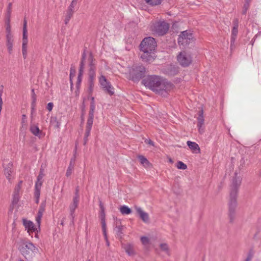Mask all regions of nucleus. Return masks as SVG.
Listing matches in <instances>:
<instances>
[{
    "label": "nucleus",
    "mask_w": 261,
    "mask_h": 261,
    "mask_svg": "<svg viewBox=\"0 0 261 261\" xmlns=\"http://www.w3.org/2000/svg\"><path fill=\"white\" fill-rule=\"evenodd\" d=\"M142 83L145 87L164 97L167 96L174 87L171 83L157 75H149Z\"/></svg>",
    "instance_id": "obj_1"
},
{
    "label": "nucleus",
    "mask_w": 261,
    "mask_h": 261,
    "mask_svg": "<svg viewBox=\"0 0 261 261\" xmlns=\"http://www.w3.org/2000/svg\"><path fill=\"white\" fill-rule=\"evenodd\" d=\"M156 47V42L155 39L151 37L145 38L140 44V49L142 53L141 58L145 62H153L156 56L155 49Z\"/></svg>",
    "instance_id": "obj_2"
},
{
    "label": "nucleus",
    "mask_w": 261,
    "mask_h": 261,
    "mask_svg": "<svg viewBox=\"0 0 261 261\" xmlns=\"http://www.w3.org/2000/svg\"><path fill=\"white\" fill-rule=\"evenodd\" d=\"M18 249L28 260L32 259L38 251V248L30 242L22 243L19 247Z\"/></svg>",
    "instance_id": "obj_3"
},
{
    "label": "nucleus",
    "mask_w": 261,
    "mask_h": 261,
    "mask_svg": "<svg viewBox=\"0 0 261 261\" xmlns=\"http://www.w3.org/2000/svg\"><path fill=\"white\" fill-rule=\"evenodd\" d=\"M146 69L142 65H133L129 69V77L134 82H138L144 77Z\"/></svg>",
    "instance_id": "obj_4"
},
{
    "label": "nucleus",
    "mask_w": 261,
    "mask_h": 261,
    "mask_svg": "<svg viewBox=\"0 0 261 261\" xmlns=\"http://www.w3.org/2000/svg\"><path fill=\"white\" fill-rule=\"evenodd\" d=\"M94 59L91 53L90 54L88 57L89 62V91L91 93L93 91L94 83L93 80L95 76V67L94 63Z\"/></svg>",
    "instance_id": "obj_5"
},
{
    "label": "nucleus",
    "mask_w": 261,
    "mask_h": 261,
    "mask_svg": "<svg viewBox=\"0 0 261 261\" xmlns=\"http://www.w3.org/2000/svg\"><path fill=\"white\" fill-rule=\"evenodd\" d=\"M238 205L237 195L230 194L229 200L228 202V216L230 222H233L236 218V209Z\"/></svg>",
    "instance_id": "obj_6"
},
{
    "label": "nucleus",
    "mask_w": 261,
    "mask_h": 261,
    "mask_svg": "<svg viewBox=\"0 0 261 261\" xmlns=\"http://www.w3.org/2000/svg\"><path fill=\"white\" fill-rule=\"evenodd\" d=\"M169 28V24L165 21L155 22L151 27L152 31L160 36H163L166 34Z\"/></svg>",
    "instance_id": "obj_7"
},
{
    "label": "nucleus",
    "mask_w": 261,
    "mask_h": 261,
    "mask_svg": "<svg viewBox=\"0 0 261 261\" xmlns=\"http://www.w3.org/2000/svg\"><path fill=\"white\" fill-rule=\"evenodd\" d=\"M177 59L179 64L182 67L189 66L192 61L191 56L185 51L180 52Z\"/></svg>",
    "instance_id": "obj_8"
},
{
    "label": "nucleus",
    "mask_w": 261,
    "mask_h": 261,
    "mask_svg": "<svg viewBox=\"0 0 261 261\" xmlns=\"http://www.w3.org/2000/svg\"><path fill=\"white\" fill-rule=\"evenodd\" d=\"M193 39V34L188 31H185L181 33L178 38V43L179 45L186 46L188 45Z\"/></svg>",
    "instance_id": "obj_9"
},
{
    "label": "nucleus",
    "mask_w": 261,
    "mask_h": 261,
    "mask_svg": "<svg viewBox=\"0 0 261 261\" xmlns=\"http://www.w3.org/2000/svg\"><path fill=\"white\" fill-rule=\"evenodd\" d=\"M99 83L107 93L111 96L114 94V87L111 85L110 82L107 81L105 76L101 75L99 77Z\"/></svg>",
    "instance_id": "obj_10"
},
{
    "label": "nucleus",
    "mask_w": 261,
    "mask_h": 261,
    "mask_svg": "<svg viewBox=\"0 0 261 261\" xmlns=\"http://www.w3.org/2000/svg\"><path fill=\"white\" fill-rule=\"evenodd\" d=\"M234 175L235 176L233 178L230 186V194H232V193H234V195H238V191L241 184L242 178L237 175L236 172H235Z\"/></svg>",
    "instance_id": "obj_11"
},
{
    "label": "nucleus",
    "mask_w": 261,
    "mask_h": 261,
    "mask_svg": "<svg viewBox=\"0 0 261 261\" xmlns=\"http://www.w3.org/2000/svg\"><path fill=\"white\" fill-rule=\"evenodd\" d=\"M22 184V181L20 180V181H19V182L18 183V184L15 187V189H14V190L13 192V199H12V204L13 205H16L19 200V198H20L19 193H20V189L21 188Z\"/></svg>",
    "instance_id": "obj_12"
},
{
    "label": "nucleus",
    "mask_w": 261,
    "mask_h": 261,
    "mask_svg": "<svg viewBox=\"0 0 261 261\" xmlns=\"http://www.w3.org/2000/svg\"><path fill=\"white\" fill-rule=\"evenodd\" d=\"M99 207H100V218L101 220L102 229L104 236H106V223L105 221V207L101 201H99Z\"/></svg>",
    "instance_id": "obj_13"
},
{
    "label": "nucleus",
    "mask_w": 261,
    "mask_h": 261,
    "mask_svg": "<svg viewBox=\"0 0 261 261\" xmlns=\"http://www.w3.org/2000/svg\"><path fill=\"white\" fill-rule=\"evenodd\" d=\"M86 54L85 53V50H84L82 54V59H81V61L80 65L79 72L77 80V82H76L77 87H78L80 85L81 81H82V75H83L84 69V61L86 59Z\"/></svg>",
    "instance_id": "obj_14"
},
{
    "label": "nucleus",
    "mask_w": 261,
    "mask_h": 261,
    "mask_svg": "<svg viewBox=\"0 0 261 261\" xmlns=\"http://www.w3.org/2000/svg\"><path fill=\"white\" fill-rule=\"evenodd\" d=\"M23 225L28 233L37 231V228L35 226L33 222L25 218L22 219Z\"/></svg>",
    "instance_id": "obj_15"
},
{
    "label": "nucleus",
    "mask_w": 261,
    "mask_h": 261,
    "mask_svg": "<svg viewBox=\"0 0 261 261\" xmlns=\"http://www.w3.org/2000/svg\"><path fill=\"white\" fill-rule=\"evenodd\" d=\"M79 200H77L76 198H73L72 202L69 206L70 210V216L71 217V222L73 224L74 218L75 215L74 214L75 209L77 207L79 204Z\"/></svg>",
    "instance_id": "obj_16"
},
{
    "label": "nucleus",
    "mask_w": 261,
    "mask_h": 261,
    "mask_svg": "<svg viewBox=\"0 0 261 261\" xmlns=\"http://www.w3.org/2000/svg\"><path fill=\"white\" fill-rule=\"evenodd\" d=\"M136 210L139 215L140 218L145 223L149 222V217L148 213L144 212L140 207H136Z\"/></svg>",
    "instance_id": "obj_17"
},
{
    "label": "nucleus",
    "mask_w": 261,
    "mask_h": 261,
    "mask_svg": "<svg viewBox=\"0 0 261 261\" xmlns=\"http://www.w3.org/2000/svg\"><path fill=\"white\" fill-rule=\"evenodd\" d=\"M7 46L8 47L9 54H11L13 48V36L11 32L9 31L8 33L7 34Z\"/></svg>",
    "instance_id": "obj_18"
},
{
    "label": "nucleus",
    "mask_w": 261,
    "mask_h": 261,
    "mask_svg": "<svg viewBox=\"0 0 261 261\" xmlns=\"http://www.w3.org/2000/svg\"><path fill=\"white\" fill-rule=\"evenodd\" d=\"M27 21L25 18L23 20V37H22V44H28V35H27Z\"/></svg>",
    "instance_id": "obj_19"
},
{
    "label": "nucleus",
    "mask_w": 261,
    "mask_h": 261,
    "mask_svg": "<svg viewBox=\"0 0 261 261\" xmlns=\"http://www.w3.org/2000/svg\"><path fill=\"white\" fill-rule=\"evenodd\" d=\"M188 146L190 148V149L195 153H199L200 151V147L199 145L194 142H191L190 141H188L187 142Z\"/></svg>",
    "instance_id": "obj_20"
},
{
    "label": "nucleus",
    "mask_w": 261,
    "mask_h": 261,
    "mask_svg": "<svg viewBox=\"0 0 261 261\" xmlns=\"http://www.w3.org/2000/svg\"><path fill=\"white\" fill-rule=\"evenodd\" d=\"M123 247L129 256H134L135 255L136 253L133 245L130 244H124L123 245Z\"/></svg>",
    "instance_id": "obj_21"
},
{
    "label": "nucleus",
    "mask_w": 261,
    "mask_h": 261,
    "mask_svg": "<svg viewBox=\"0 0 261 261\" xmlns=\"http://www.w3.org/2000/svg\"><path fill=\"white\" fill-rule=\"evenodd\" d=\"M238 28L233 27L231 31V37L230 40V49H233L236 37L238 32Z\"/></svg>",
    "instance_id": "obj_22"
},
{
    "label": "nucleus",
    "mask_w": 261,
    "mask_h": 261,
    "mask_svg": "<svg viewBox=\"0 0 261 261\" xmlns=\"http://www.w3.org/2000/svg\"><path fill=\"white\" fill-rule=\"evenodd\" d=\"M32 101L31 103V118H33V113L35 110V108L36 107V95L35 93V91L34 89L32 90Z\"/></svg>",
    "instance_id": "obj_23"
},
{
    "label": "nucleus",
    "mask_w": 261,
    "mask_h": 261,
    "mask_svg": "<svg viewBox=\"0 0 261 261\" xmlns=\"http://www.w3.org/2000/svg\"><path fill=\"white\" fill-rule=\"evenodd\" d=\"M5 168V174L6 176V177L10 180L11 178V174L12 173V164L11 163H9L7 165Z\"/></svg>",
    "instance_id": "obj_24"
},
{
    "label": "nucleus",
    "mask_w": 261,
    "mask_h": 261,
    "mask_svg": "<svg viewBox=\"0 0 261 261\" xmlns=\"http://www.w3.org/2000/svg\"><path fill=\"white\" fill-rule=\"evenodd\" d=\"M138 158L140 160L141 164L144 167L147 168L149 166L150 163L149 161L143 155H139L138 156Z\"/></svg>",
    "instance_id": "obj_25"
},
{
    "label": "nucleus",
    "mask_w": 261,
    "mask_h": 261,
    "mask_svg": "<svg viewBox=\"0 0 261 261\" xmlns=\"http://www.w3.org/2000/svg\"><path fill=\"white\" fill-rule=\"evenodd\" d=\"M203 111L202 110L199 112V115L197 117V125L204 124Z\"/></svg>",
    "instance_id": "obj_26"
},
{
    "label": "nucleus",
    "mask_w": 261,
    "mask_h": 261,
    "mask_svg": "<svg viewBox=\"0 0 261 261\" xmlns=\"http://www.w3.org/2000/svg\"><path fill=\"white\" fill-rule=\"evenodd\" d=\"M120 211L123 215H128L132 212L131 209L125 205L122 206L120 207Z\"/></svg>",
    "instance_id": "obj_27"
},
{
    "label": "nucleus",
    "mask_w": 261,
    "mask_h": 261,
    "mask_svg": "<svg viewBox=\"0 0 261 261\" xmlns=\"http://www.w3.org/2000/svg\"><path fill=\"white\" fill-rule=\"evenodd\" d=\"M146 3L151 6L159 5L161 4L162 0H144Z\"/></svg>",
    "instance_id": "obj_28"
},
{
    "label": "nucleus",
    "mask_w": 261,
    "mask_h": 261,
    "mask_svg": "<svg viewBox=\"0 0 261 261\" xmlns=\"http://www.w3.org/2000/svg\"><path fill=\"white\" fill-rule=\"evenodd\" d=\"M73 13H74V10H72L71 9L70 10V9H68V10L67 11V15L66 16V18L65 19V23L66 24H67L69 22L70 18H71V17L73 15Z\"/></svg>",
    "instance_id": "obj_29"
},
{
    "label": "nucleus",
    "mask_w": 261,
    "mask_h": 261,
    "mask_svg": "<svg viewBox=\"0 0 261 261\" xmlns=\"http://www.w3.org/2000/svg\"><path fill=\"white\" fill-rule=\"evenodd\" d=\"M160 246L163 251H164L168 255H170L169 248L166 243H162Z\"/></svg>",
    "instance_id": "obj_30"
},
{
    "label": "nucleus",
    "mask_w": 261,
    "mask_h": 261,
    "mask_svg": "<svg viewBox=\"0 0 261 261\" xmlns=\"http://www.w3.org/2000/svg\"><path fill=\"white\" fill-rule=\"evenodd\" d=\"M12 3H10L8 4V8H7V12L6 14V17L7 19V20L8 22L10 21V16H11V13L12 11Z\"/></svg>",
    "instance_id": "obj_31"
},
{
    "label": "nucleus",
    "mask_w": 261,
    "mask_h": 261,
    "mask_svg": "<svg viewBox=\"0 0 261 261\" xmlns=\"http://www.w3.org/2000/svg\"><path fill=\"white\" fill-rule=\"evenodd\" d=\"M50 124L55 128H58L60 127V123L58 122L56 117H51L50 119Z\"/></svg>",
    "instance_id": "obj_32"
},
{
    "label": "nucleus",
    "mask_w": 261,
    "mask_h": 261,
    "mask_svg": "<svg viewBox=\"0 0 261 261\" xmlns=\"http://www.w3.org/2000/svg\"><path fill=\"white\" fill-rule=\"evenodd\" d=\"M30 131L35 136H38L40 132V129L37 126L33 125L30 127Z\"/></svg>",
    "instance_id": "obj_33"
},
{
    "label": "nucleus",
    "mask_w": 261,
    "mask_h": 261,
    "mask_svg": "<svg viewBox=\"0 0 261 261\" xmlns=\"http://www.w3.org/2000/svg\"><path fill=\"white\" fill-rule=\"evenodd\" d=\"M43 213L44 212H41V211H38V214H37V216L36 217V221L37 222V225H38V226L39 228H40V223H41V218L42 217Z\"/></svg>",
    "instance_id": "obj_34"
},
{
    "label": "nucleus",
    "mask_w": 261,
    "mask_h": 261,
    "mask_svg": "<svg viewBox=\"0 0 261 261\" xmlns=\"http://www.w3.org/2000/svg\"><path fill=\"white\" fill-rule=\"evenodd\" d=\"M91 130V128L86 127V130H85L84 139V145H85L88 141V138L90 135Z\"/></svg>",
    "instance_id": "obj_35"
},
{
    "label": "nucleus",
    "mask_w": 261,
    "mask_h": 261,
    "mask_svg": "<svg viewBox=\"0 0 261 261\" xmlns=\"http://www.w3.org/2000/svg\"><path fill=\"white\" fill-rule=\"evenodd\" d=\"M176 167L179 169L185 170L187 166L181 161H178L176 163Z\"/></svg>",
    "instance_id": "obj_36"
},
{
    "label": "nucleus",
    "mask_w": 261,
    "mask_h": 261,
    "mask_svg": "<svg viewBox=\"0 0 261 261\" xmlns=\"http://www.w3.org/2000/svg\"><path fill=\"white\" fill-rule=\"evenodd\" d=\"M21 124H22V127H24V128H27V116L25 114H23L22 115Z\"/></svg>",
    "instance_id": "obj_37"
},
{
    "label": "nucleus",
    "mask_w": 261,
    "mask_h": 261,
    "mask_svg": "<svg viewBox=\"0 0 261 261\" xmlns=\"http://www.w3.org/2000/svg\"><path fill=\"white\" fill-rule=\"evenodd\" d=\"M27 45L25 44H22V55L24 59H25L27 56Z\"/></svg>",
    "instance_id": "obj_38"
},
{
    "label": "nucleus",
    "mask_w": 261,
    "mask_h": 261,
    "mask_svg": "<svg viewBox=\"0 0 261 261\" xmlns=\"http://www.w3.org/2000/svg\"><path fill=\"white\" fill-rule=\"evenodd\" d=\"M40 194V189L39 188H35V197L36 199V202L38 203L39 202V196Z\"/></svg>",
    "instance_id": "obj_39"
},
{
    "label": "nucleus",
    "mask_w": 261,
    "mask_h": 261,
    "mask_svg": "<svg viewBox=\"0 0 261 261\" xmlns=\"http://www.w3.org/2000/svg\"><path fill=\"white\" fill-rule=\"evenodd\" d=\"M73 168L74 166L71 165L68 166V167L66 173V175L67 177H69V176L71 175L73 170Z\"/></svg>",
    "instance_id": "obj_40"
},
{
    "label": "nucleus",
    "mask_w": 261,
    "mask_h": 261,
    "mask_svg": "<svg viewBox=\"0 0 261 261\" xmlns=\"http://www.w3.org/2000/svg\"><path fill=\"white\" fill-rule=\"evenodd\" d=\"M250 6V4H248V3H245L243 6L242 14L245 15L246 14L247 11H248Z\"/></svg>",
    "instance_id": "obj_41"
},
{
    "label": "nucleus",
    "mask_w": 261,
    "mask_h": 261,
    "mask_svg": "<svg viewBox=\"0 0 261 261\" xmlns=\"http://www.w3.org/2000/svg\"><path fill=\"white\" fill-rule=\"evenodd\" d=\"M141 241L144 245L148 244L149 242L148 238L146 237H141Z\"/></svg>",
    "instance_id": "obj_42"
},
{
    "label": "nucleus",
    "mask_w": 261,
    "mask_h": 261,
    "mask_svg": "<svg viewBox=\"0 0 261 261\" xmlns=\"http://www.w3.org/2000/svg\"><path fill=\"white\" fill-rule=\"evenodd\" d=\"M44 170L43 169H40L39 174L37 177L38 180H41L42 179L44 174Z\"/></svg>",
    "instance_id": "obj_43"
},
{
    "label": "nucleus",
    "mask_w": 261,
    "mask_h": 261,
    "mask_svg": "<svg viewBox=\"0 0 261 261\" xmlns=\"http://www.w3.org/2000/svg\"><path fill=\"white\" fill-rule=\"evenodd\" d=\"M77 2V0H72V1L71 3V4L70 5L69 7H68L69 9H71L72 10H74V8L75 6L76 5Z\"/></svg>",
    "instance_id": "obj_44"
},
{
    "label": "nucleus",
    "mask_w": 261,
    "mask_h": 261,
    "mask_svg": "<svg viewBox=\"0 0 261 261\" xmlns=\"http://www.w3.org/2000/svg\"><path fill=\"white\" fill-rule=\"evenodd\" d=\"M93 119H88L86 127L91 128L92 124H93Z\"/></svg>",
    "instance_id": "obj_45"
},
{
    "label": "nucleus",
    "mask_w": 261,
    "mask_h": 261,
    "mask_svg": "<svg viewBox=\"0 0 261 261\" xmlns=\"http://www.w3.org/2000/svg\"><path fill=\"white\" fill-rule=\"evenodd\" d=\"M116 228L117 229V234L119 235V236L121 235L123 233L122 230L123 228V226H122V225L117 226L116 227Z\"/></svg>",
    "instance_id": "obj_46"
},
{
    "label": "nucleus",
    "mask_w": 261,
    "mask_h": 261,
    "mask_svg": "<svg viewBox=\"0 0 261 261\" xmlns=\"http://www.w3.org/2000/svg\"><path fill=\"white\" fill-rule=\"evenodd\" d=\"M253 256V253L252 251H249L248 253L247 258H246L245 261H251Z\"/></svg>",
    "instance_id": "obj_47"
},
{
    "label": "nucleus",
    "mask_w": 261,
    "mask_h": 261,
    "mask_svg": "<svg viewBox=\"0 0 261 261\" xmlns=\"http://www.w3.org/2000/svg\"><path fill=\"white\" fill-rule=\"evenodd\" d=\"M45 206H46L45 202H42L39 206V211L44 212L45 211Z\"/></svg>",
    "instance_id": "obj_48"
},
{
    "label": "nucleus",
    "mask_w": 261,
    "mask_h": 261,
    "mask_svg": "<svg viewBox=\"0 0 261 261\" xmlns=\"http://www.w3.org/2000/svg\"><path fill=\"white\" fill-rule=\"evenodd\" d=\"M75 73V70L72 68L70 69V80L71 82H72V77H73Z\"/></svg>",
    "instance_id": "obj_49"
},
{
    "label": "nucleus",
    "mask_w": 261,
    "mask_h": 261,
    "mask_svg": "<svg viewBox=\"0 0 261 261\" xmlns=\"http://www.w3.org/2000/svg\"><path fill=\"white\" fill-rule=\"evenodd\" d=\"M54 104L53 102H49L46 107V109L49 111H51L53 110Z\"/></svg>",
    "instance_id": "obj_50"
},
{
    "label": "nucleus",
    "mask_w": 261,
    "mask_h": 261,
    "mask_svg": "<svg viewBox=\"0 0 261 261\" xmlns=\"http://www.w3.org/2000/svg\"><path fill=\"white\" fill-rule=\"evenodd\" d=\"M79 187H77L75 189V196L73 197V198H76L77 200H79Z\"/></svg>",
    "instance_id": "obj_51"
},
{
    "label": "nucleus",
    "mask_w": 261,
    "mask_h": 261,
    "mask_svg": "<svg viewBox=\"0 0 261 261\" xmlns=\"http://www.w3.org/2000/svg\"><path fill=\"white\" fill-rule=\"evenodd\" d=\"M42 181H41V180H37V182H36L35 188L40 189L41 187L42 186Z\"/></svg>",
    "instance_id": "obj_52"
},
{
    "label": "nucleus",
    "mask_w": 261,
    "mask_h": 261,
    "mask_svg": "<svg viewBox=\"0 0 261 261\" xmlns=\"http://www.w3.org/2000/svg\"><path fill=\"white\" fill-rule=\"evenodd\" d=\"M75 161V156L74 155V156L71 159L69 165L74 166Z\"/></svg>",
    "instance_id": "obj_53"
},
{
    "label": "nucleus",
    "mask_w": 261,
    "mask_h": 261,
    "mask_svg": "<svg viewBox=\"0 0 261 261\" xmlns=\"http://www.w3.org/2000/svg\"><path fill=\"white\" fill-rule=\"evenodd\" d=\"M199 133L202 134L204 132L203 125H197Z\"/></svg>",
    "instance_id": "obj_54"
},
{
    "label": "nucleus",
    "mask_w": 261,
    "mask_h": 261,
    "mask_svg": "<svg viewBox=\"0 0 261 261\" xmlns=\"http://www.w3.org/2000/svg\"><path fill=\"white\" fill-rule=\"evenodd\" d=\"M233 27L238 28L239 27V20L236 18L233 21Z\"/></svg>",
    "instance_id": "obj_55"
},
{
    "label": "nucleus",
    "mask_w": 261,
    "mask_h": 261,
    "mask_svg": "<svg viewBox=\"0 0 261 261\" xmlns=\"http://www.w3.org/2000/svg\"><path fill=\"white\" fill-rule=\"evenodd\" d=\"M94 111H95V103H93V102H91L89 111L94 112Z\"/></svg>",
    "instance_id": "obj_56"
},
{
    "label": "nucleus",
    "mask_w": 261,
    "mask_h": 261,
    "mask_svg": "<svg viewBox=\"0 0 261 261\" xmlns=\"http://www.w3.org/2000/svg\"><path fill=\"white\" fill-rule=\"evenodd\" d=\"M94 112H89L88 114V119H94Z\"/></svg>",
    "instance_id": "obj_57"
},
{
    "label": "nucleus",
    "mask_w": 261,
    "mask_h": 261,
    "mask_svg": "<svg viewBox=\"0 0 261 261\" xmlns=\"http://www.w3.org/2000/svg\"><path fill=\"white\" fill-rule=\"evenodd\" d=\"M145 142L146 143H148V144H149L150 145H152V146L154 145L153 142L151 140H147L145 141Z\"/></svg>",
    "instance_id": "obj_58"
},
{
    "label": "nucleus",
    "mask_w": 261,
    "mask_h": 261,
    "mask_svg": "<svg viewBox=\"0 0 261 261\" xmlns=\"http://www.w3.org/2000/svg\"><path fill=\"white\" fill-rule=\"evenodd\" d=\"M7 28H6V30H7V34L9 32V31L11 32L10 31V22H8V21L7 20Z\"/></svg>",
    "instance_id": "obj_59"
},
{
    "label": "nucleus",
    "mask_w": 261,
    "mask_h": 261,
    "mask_svg": "<svg viewBox=\"0 0 261 261\" xmlns=\"http://www.w3.org/2000/svg\"><path fill=\"white\" fill-rule=\"evenodd\" d=\"M85 105L84 104V102H83V105H82V112H85Z\"/></svg>",
    "instance_id": "obj_60"
},
{
    "label": "nucleus",
    "mask_w": 261,
    "mask_h": 261,
    "mask_svg": "<svg viewBox=\"0 0 261 261\" xmlns=\"http://www.w3.org/2000/svg\"><path fill=\"white\" fill-rule=\"evenodd\" d=\"M105 239H106V242H107V246H109L110 245V243H109V241L108 240L107 236V235H106V236H105Z\"/></svg>",
    "instance_id": "obj_61"
},
{
    "label": "nucleus",
    "mask_w": 261,
    "mask_h": 261,
    "mask_svg": "<svg viewBox=\"0 0 261 261\" xmlns=\"http://www.w3.org/2000/svg\"><path fill=\"white\" fill-rule=\"evenodd\" d=\"M91 102H93V103H94V97H92L91 98Z\"/></svg>",
    "instance_id": "obj_62"
},
{
    "label": "nucleus",
    "mask_w": 261,
    "mask_h": 261,
    "mask_svg": "<svg viewBox=\"0 0 261 261\" xmlns=\"http://www.w3.org/2000/svg\"><path fill=\"white\" fill-rule=\"evenodd\" d=\"M84 112H82V114L81 116L82 121H84Z\"/></svg>",
    "instance_id": "obj_63"
},
{
    "label": "nucleus",
    "mask_w": 261,
    "mask_h": 261,
    "mask_svg": "<svg viewBox=\"0 0 261 261\" xmlns=\"http://www.w3.org/2000/svg\"><path fill=\"white\" fill-rule=\"evenodd\" d=\"M251 1V0H246L245 3H248V4H250V3Z\"/></svg>",
    "instance_id": "obj_64"
}]
</instances>
